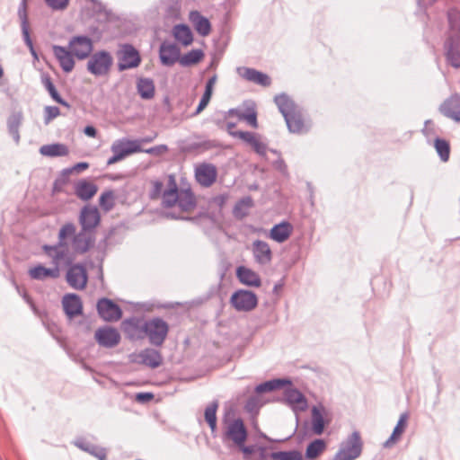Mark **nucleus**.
<instances>
[{
  "label": "nucleus",
  "mask_w": 460,
  "mask_h": 460,
  "mask_svg": "<svg viewBox=\"0 0 460 460\" xmlns=\"http://www.w3.org/2000/svg\"><path fill=\"white\" fill-rule=\"evenodd\" d=\"M58 243L47 249L57 259H65V265H70L76 255H82L94 247L96 234L85 229L76 232V226L72 222L64 224L58 232Z\"/></svg>",
  "instance_id": "1"
},
{
  "label": "nucleus",
  "mask_w": 460,
  "mask_h": 460,
  "mask_svg": "<svg viewBox=\"0 0 460 460\" xmlns=\"http://www.w3.org/2000/svg\"><path fill=\"white\" fill-rule=\"evenodd\" d=\"M448 32L444 43L445 57L447 63L455 68H460V12L451 8L447 12Z\"/></svg>",
  "instance_id": "2"
},
{
  "label": "nucleus",
  "mask_w": 460,
  "mask_h": 460,
  "mask_svg": "<svg viewBox=\"0 0 460 460\" xmlns=\"http://www.w3.org/2000/svg\"><path fill=\"white\" fill-rule=\"evenodd\" d=\"M178 205L183 211H190L196 206L195 197L190 189L179 190L175 176L169 174L167 176V189L163 195V205L166 208H172Z\"/></svg>",
  "instance_id": "3"
},
{
  "label": "nucleus",
  "mask_w": 460,
  "mask_h": 460,
  "mask_svg": "<svg viewBox=\"0 0 460 460\" xmlns=\"http://www.w3.org/2000/svg\"><path fill=\"white\" fill-rule=\"evenodd\" d=\"M274 100L285 119L288 130L292 133H302L305 123L301 111L296 103L285 93L277 95Z\"/></svg>",
  "instance_id": "4"
},
{
  "label": "nucleus",
  "mask_w": 460,
  "mask_h": 460,
  "mask_svg": "<svg viewBox=\"0 0 460 460\" xmlns=\"http://www.w3.org/2000/svg\"><path fill=\"white\" fill-rule=\"evenodd\" d=\"M48 247H52L49 244H44L42 246V250L45 254L50 259L52 267L46 268L41 264H38L32 268H31L28 271V274L31 279L36 280H45L47 279H56L60 276V268L62 265H65V259H55L54 255L47 249Z\"/></svg>",
  "instance_id": "5"
},
{
  "label": "nucleus",
  "mask_w": 460,
  "mask_h": 460,
  "mask_svg": "<svg viewBox=\"0 0 460 460\" xmlns=\"http://www.w3.org/2000/svg\"><path fill=\"white\" fill-rule=\"evenodd\" d=\"M362 449L363 441L360 433L355 430L341 442L333 460H355L360 456Z\"/></svg>",
  "instance_id": "6"
},
{
  "label": "nucleus",
  "mask_w": 460,
  "mask_h": 460,
  "mask_svg": "<svg viewBox=\"0 0 460 460\" xmlns=\"http://www.w3.org/2000/svg\"><path fill=\"white\" fill-rule=\"evenodd\" d=\"M223 440L231 441L235 446H242L248 438V431L241 418L224 420Z\"/></svg>",
  "instance_id": "7"
},
{
  "label": "nucleus",
  "mask_w": 460,
  "mask_h": 460,
  "mask_svg": "<svg viewBox=\"0 0 460 460\" xmlns=\"http://www.w3.org/2000/svg\"><path fill=\"white\" fill-rule=\"evenodd\" d=\"M169 332L168 323L160 317H154L146 320V338L150 344L160 347L166 340Z\"/></svg>",
  "instance_id": "8"
},
{
  "label": "nucleus",
  "mask_w": 460,
  "mask_h": 460,
  "mask_svg": "<svg viewBox=\"0 0 460 460\" xmlns=\"http://www.w3.org/2000/svg\"><path fill=\"white\" fill-rule=\"evenodd\" d=\"M112 64L113 58L111 53L101 50L90 57L87 62V70L95 76H103L109 74Z\"/></svg>",
  "instance_id": "9"
},
{
  "label": "nucleus",
  "mask_w": 460,
  "mask_h": 460,
  "mask_svg": "<svg viewBox=\"0 0 460 460\" xmlns=\"http://www.w3.org/2000/svg\"><path fill=\"white\" fill-rule=\"evenodd\" d=\"M230 302L236 311L250 312L257 306L258 297L252 291L239 289L232 295Z\"/></svg>",
  "instance_id": "10"
},
{
  "label": "nucleus",
  "mask_w": 460,
  "mask_h": 460,
  "mask_svg": "<svg viewBox=\"0 0 460 460\" xmlns=\"http://www.w3.org/2000/svg\"><path fill=\"white\" fill-rule=\"evenodd\" d=\"M68 267L66 271V279L68 285L76 290H83L87 284L88 276L86 269L82 264L65 265Z\"/></svg>",
  "instance_id": "11"
},
{
  "label": "nucleus",
  "mask_w": 460,
  "mask_h": 460,
  "mask_svg": "<svg viewBox=\"0 0 460 460\" xmlns=\"http://www.w3.org/2000/svg\"><path fill=\"white\" fill-rule=\"evenodd\" d=\"M78 222L81 229H85L96 234V227L101 222V214L97 207L93 205H85L82 208Z\"/></svg>",
  "instance_id": "12"
},
{
  "label": "nucleus",
  "mask_w": 460,
  "mask_h": 460,
  "mask_svg": "<svg viewBox=\"0 0 460 460\" xmlns=\"http://www.w3.org/2000/svg\"><path fill=\"white\" fill-rule=\"evenodd\" d=\"M141 58L138 51L130 44H124L119 51L118 67L119 71L135 68L139 66Z\"/></svg>",
  "instance_id": "13"
},
{
  "label": "nucleus",
  "mask_w": 460,
  "mask_h": 460,
  "mask_svg": "<svg viewBox=\"0 0 460 460\" xmlns=\"http://www.w3.org/2000/svg\"><path fill=\"white\" fill-rule=\"evenodd\" d=\"M96 307L98 314L105 322H117L122 316L121 308L109 298H101L97 302Z\"/></svg>",
  "instance_id": "14"
},
{
  "label": "nucleus",
  "mask_w": 460,
  "mask_h": 460,
  "mask_svg": "<svg viewBox=\"0 0 460 460\" xmlns=\"http://www.w3.org/2000/svg\"><path fill=\"white\" fill-rule=\"evenodd\" d=\"M70 52L79 60L85 59L93 50V40L87 36H74L68 42Z\"/></svg>",
  "instance_id": "15"
},
{
  "label": "nucleus",
  "mask_w": 460,
  "mask_h": 460,
  "mask_svg": "<svg viewBox=\"0 0 460 460\" xmlns=\"http://www.w3.org/2000/svg\"><path fill=\"white\" fill-rule=\"evenodd\" d=\"M146 320L141 317H131L122 322V329L130 340H143L146 338Z\"/></svg>",
  "instance_id": "16"
},
{
  "label": "nucleus",
  "mask_w": 460,
  "mask_h": 460,
  "mask_svg": "<svg viewBox=\"0 0 460 460\" xmlns=\"http://www.w3.org/2000/svg\"><path fill=\"white\" fill-rule=\"evenodd\" d=\"M217 177V167L212 164H199L195 167V178L202 187H210Z\"/></svg>",
  "instance_id": "17"
},
{
  "label": "nucleus",
  "mask_w": 460,
  "mask_h": 460,
  "mask_svg": "<svg viewBox=\"0 0 460 460\" xmlns=\"http://www.w3.org/2000/svg\"><path fill=\"white\" fill-rule=\"evenodd\" d=\"M95 340L104 348H113L120 341V334L117 329L113 327H101L94 334Z\"/></svg>",
  "instance_id": "18"
},
{
  "label": "nucleus",
  "mask_w": 460,
  "mask_h": 460,
  "mask_svg": "<svg viewBox=\"0 0 460 460\" xmlns=\"http://www.w3.org/2000/svg\"><path fill=\"white\" fill-rule=\"evenodd\" d=\"M440 112L456 122H460V94H452L444 101L439 108Z\"/></svg>",
  "instance_id": "19"
},
{
  "label": "nucleus",
  "mask_w": 460,
  "mask_h": 460,
  "mask_svg": "<svg viewBox=\"0 0 460 460\" xmlns=\"http://www.w3.org/2000/svg\"><path fill=\"white\" fill-rule=\"evenodd\" d=\"M181 50L179 47L171 42L164 41L159 49V57L163 65L172 66L177 61L180 62Z\"/></svg>",
  "instance_id": "20"
},
{
  "label": "nucleus",
  "mask_w": 460,
  "mask_h": 460,
  "mask_svg": "<svg viewBox=\"0 0 460 460\" xmlns=\"http://www.w3.org/2000/svg\"><path fill=\"white\" fill-rule=\"evenodd\" d=\"M137 357L138 360H136V362L153 369L157 368L163 363V356L160 351L152 348H146L141 350ZM133 361H135V359H133Z\"/></svg>",
  "instance_id": "21"
},
{
  "label": "nucleus",
  "mask_w": 460,
  "mask_h": 460,
  "mask_svg": "<svg viewBox=\"0 0 460 460\" xmlns=\"http://www.w3.org/2000/svg\"><path fill=\"white\" fill-rule=\"evenodd\" d=\"M62 305L66 314L69 319L82 314L83 305L80 296L76 294H66L62 299Z\"/></svg>",
  "instance_id": "22"
},
{
  "label": "nucleus",
  "mask_w": 460,
  "mask_h": 460,
  "mask_svg": "<svg viewBox=\"0 0 460 460\" xmlns=\"http://www.w3.org/2000/svg\"><path fill=\"white\" fill-rule=\"evenodd\" d=\"M53 53L58 59L62 70L66 73L71 72L75 67L74 55L66 48L54 45Z\"/></svg>",
  "instance_id": "23"
},
{
  "label": "nucleus",
  "mask_w": 460,
  "mask_h": 460,
  "mask_svg": "<svg viewBox=\"0 0 460 460\" xmlns=\"http://www.w3.org/2000/svg\"><path fill=\"white\" fill-rule=\"evenodd\" d=\"M252 253L256 262L259 264L265 265L271 261V250L270 245L264 241L255 240L252 243Z\"/></svg>",
  "instance_id": "24"
},
{
  "label": "nucleus",
  "mask_w": 460,
  "mask_h": 460,
  "mask_svg": "<svg viewBox=\"0 0 460 460\" xmlns=\"http://www.w3.org/2000/svg\"><path fill=\"white\" fill-rule=\"evenodd\" d=\"M18 16L21 21L22 32L23 36V40L26 45L31 49V53L36 55L33 49V44L30 37L29 33V22H28V15H27V0H22L19 7H18Z\"/></svg>",
  "instance_id": "25"
},
{
  "label": "nucleus",
  "mask_w": 460,
  "mask_h": 460,
  "mask_svg": "<svg viewBox=\"0 0 460 460\" xmlns=\"http://www.w3.org/2000/svg\"><path fill=\"white\" fill-rule=\"evenodd\" d=\"M240 75L249 82L255 83L261 86H269L271 83L268 75L260 72L254 68H239Z\"/></svg>",
  "instance_id": "26"
},
{
  "label": "nucleus",
  "mask_w": 460,
  "mask_h": 460,
  "mask_svg": "<svg viewBox=\"0 0 460 460\" xmlns=\"http://www.w3.org/2000/svg\"><path fill=\"white\" fill-rule=\"evenodd\" d=\"M284 398L287 403L293 409L304 411L307 407V402L305 395L297 389H286L284 393Z\"/></svg>",
  "instance_id": "27"
},
{
  "label": "nucleus",
  "mask_w": 460,
  "mask_h": 460,
  "mask_svg": "<svg viewBox=\"0 0 460 460\" xmlns=\"http://www.w3.org/2000/svg\"><path fill=\"white\" fill-rule=\"evenodd\" d=\"M261 460H302V454L297 450L272 452L266 455L264 447L260 448Z\"/></svg>",
  "instance_id": "28"
},
{
  "label": "nucleus",
  "mask_w": 460,
  "mask_h": 460,
  "mask_svg": "<svg viewBox=\"0 0 460 460\" xmlns=\"http://www.w3.org/2000/svg\"><path fill=\"white\" fill-rule=\"evenodd\" d=\"M75 193L82 200H89L97 192V186L89 181L80 180L75 183Z\"/></svg>",
  "instance_id": "29"
},
{
  "label": "nucleus",
  "mask_w": 460,
  "mask_h": 460,
  "mask_svg": "<svg viewBox=\"0 0 460 460\" xmlns=\"http://www.w3.org/2000/svg\"><path fill=\"white\" fill-rule=\"evenodd\" d=\"M236 276L241 283L250 287L259 288L261 284L260 276L252 270L244 266L237 268Z\"/></svg>",
  "instance_id": "30"
},
{
  "label": "nucleus",
  "mask_w": 460,
  "mask_h": 460,
  "mask_svg": "<svg viewBox=\"0 0 460 460\" xmlns=\"http://www.w3.org/2000/svg\"><path fill=\"white\" fill-rule=\"evenodd\" d=\"M190 20L197 32L201 36H208L211 31V24L208 18L198 11L190 13Z\"/></svg>",
  "instance_id": "31"
},
{
  "label": "nucleus",
  "mask_w": 460,
  "mask_h": 460,
  "mask_svg": "<svg viewBox=\"0 0 460 460\" xmlns=\"http://www.w3.org/2000/svg\"><path fill=\"white\" fill-rule=\"evenodd\" d=\"M293 231V226L288 222H281L278 225H275L270 232V237L276 241L277 243H284L287 241L289 236L291 235Z\"/></svg>",
  "instance_id": "32"
},
{
  "label": "nucleus",
  "mask_w": 460,
  "mask_h": 460,
  "mask_svg": "<svg viewBox=\"0 0 460 460\" xmlns=\"http://www.w3.org/2000/svg\"><path fill=\"white\" fill-rule=\"evenodd\" d=\"M75 445L82 449L83 451H85L95 457H97L99 460H105L106 459V449L103 447H100L89 441H87L84 438H79L75 441Z\"/></svg>",
  "instance_id": "33"
},
{
  "label": "nucleus",
  "mask_w": 460,
  "mask_h": 460,
  "mask_svg": "<svg viewBox=\"0 0 460 460\" xmlns=\"http://www.w3.org/2000/svg\"><path fill=\"white\" fill-rule=\"evenodd\" d=\"M172 32L175 40L183 46H189L193 41V34L189 26L185 24L175 25Z\"/></svg>",
  "instance_id": "34"
},
{
  "label": "nucleus",
  "mask_w": 460,
  "mask_h": 460,
  "mask_svg": "<svg viewBox=\"0 0 460 460\" xmlns=\"http://www.w3.org/2000/svg\"><path fill=\"white\" fill-rule=\"evenodd\" d=\"M137 89L144 100H150L155 96V84L150 78H139L137 83Z\"/></svg>",
  "instance_id": "35"
},
{
  "label": "nucleus",
  "mask_w": 460,
  "mask_h": 460,
  "mask_svg": "<svg viewBox=\"0 0 460 460\" xmlns=\"http://www.w3.org/2000/svg\"><path fill=\"white\" fill-rule=\"evenodd\" d=\"M286 385H291V382L287 379H272L258 385L255 387L257 394L272 392L284 387Z\"/></svg>",
  "instance_id": "36"
},
{
  "label": "nucleus",
  "mask_w": 460,
  "mask_h": 460,
  "mask_svg": "<svg viewBox=\"0 0 460 460\" xmlns=\"http://www.w3.org/2000/svg\"><path fill=\"white\" fill-rule=\"evenodd\" d=\"M40 153L49 157L63 156L68 154V148L64 144L44 145L40 148Z\"/></svg>",
  "instance_id": "37"
},
{
  "label": "nucleus",
  "mask_w": 460,
  "mask_h": 460,
  "mask_svg": "<svg viewBox=\"0 0 460 460\" xmlns=\"http://www.w3.org/2000/svg\"><path fill=\"white\" fill-rule=\"evenodd\" d=\"M22 121V114L21 112L13 113L7 120V127L10 135L16 143L20 141L19 128Z\"/></svg>",
  "instance_id": "38"
},
{
  "label": "nucleus",
  "mask_w": 460,
  "mask_h": 460,
  "mask_svg": "<svg viewBox=\"0 0 460 460\" xmlns=\"http://www.w3.org/2000/svg\"><path fill=\"white\" fill-rule=\"evenodd\" d=\"M252 206L253 202L251 197H244L241 199L234 207V216L239 219L245 217L249 214V210Z\"/></svg>",
  "instance_id": "39"
},
{
  "label": "nucleus",
  "mask_w": 460,
  "mask_h": 460,
  "mask_svg": "<svg viewBox=\"0 0 460 460\" xmlns=\"http://www.w3.org/2000/svg\"><path fill=\"white\" fill-rule=\"evenodd\" d=\"M407 419H408L407 413L401 414L399 420H398L395 428L394 429L392 435L385 441V447H389L391 444L394 443L395 441H397L400 438L401 435L403 433L404 429L406 427Z\"/></svg>",
  "instance_id": "40"
},
{
  "label": "nucleus",
  "mask_w": 460,
  "mask_h": 460,
  "mask_svg": "<svg viewBox=\"0 0 460 460\" xmlns=\"http://www.w3.org/2000/svg\"><path fill=\"white\" fill-rule=\"evenodd\" d=\"M204 53L201 49H191L180 58V64L183 66H190L201 61Z\"/></svg>",
  "instance_id": "41"
},
{
  "label": "nucleus",
  "mask_w": 460,
  "mask_h": 460,
  "mask_svg": "<svg viewBox=\"0 0 460 460\" xmlns=\"http://www.w3.org/2000/svg\"><path fill=\"white\" fill-rule=\"evenodd\" d=\"M218 402L217 401L209 403L205 409V420L208 422L212 433L217 430V411Z\"/></svg>",
  "instance_id": "42"
},
{
  "label": "nucleus",
  "mask_w": 460,
  "mask_h": 460,
  "mask_svg": "<svg viewBox=\"0 0 460 460\" xmlns=\"http://www.w3.org/2000/svg\"><path fill=\"white\" fill-rule=\"evenodd\" d=\"M99 205L104 212L111 211L115 207V195L113 190L103 191L99 199Z\"/></svg>",
  "instance_id": "43"
},
{
  "label": "nucleus",
  "mask_w": 460,
  "mask_h": 460,
  "mask_svg": "<svg viewBox=\"0 0 460 460\" xmlns=\"http://www.w3.org/2000/svg\"><path fill=\"white\" fill-rule=\"evenodd\" d=\"M325 447L323 439H315L307 446L305 456L309 459L315 458L325 449Z\"/></svg>",
  "instance_id": "44"
},
{
  "label": "nucleus",
  "mask_w": 460,
  "mask_h": 460,
  "mask_svg": "<svg viewBox=\"0 0 460 460\" xmlns=\"http://www.w3.org/2000/svg\"><path fill=\"white\" fill-rule=\"evenodd\" d=\"M313 430L316 435H321L324 429L323 416L319 409L314 407L312 410Z\"/></svg>",
  "instance_id": "45"
},
{
  "label": "nucleus",
  "mask_w": 460,
  "mask_h": 460,
  "mask_svg": "<svg viewBox=\"0 0 460 460\" xmlns=\"http://www.w3.org/2000/svg\"><path fill=\"white\" fill-rule=\"evenodd\" d=\"M436 150L443 162H447L449 159L450 146L447 141L437 138L435 140Z\"/></svg>",
  "instance_id": "46"
},
{
  "label": "nucleus",
  "mask_w": 460,
  "mask_h": 460,
  "mask_svg": "<svg viewBox=\"0 0 460 460\" xmlns=\"http://www.w3.org/2000/svg\"><path fill=\"white\" fill-rule=\"evenodd\" d=\"M262 402L258 395L251 396L247 399L244 410L251 414H258L259 410L262 406Z\"/></svg>",
  "instance_id": "47"
},
{
  "label": "nucleus",
  "mask_w": 460,
  "mask_h": 460,
  "mask_svg": "<svg viewBox=\"0 0 460 460\" xmlns=\"http://www.w3.org/2000/svg\"><path fill=\"white\" fill-rule=\"evenodd\" d=\"M164 182L159 180L151 181V188L149 190V198L151 199H157L164 195Z\"/></svg>",
  "instance_id": "48"
},
{
  "label": "nucleus",
  "mask_w": 460,
  "mask_h": 460,
  "mask_svg": "<svg viewBox=\"0 0 460 460\" xmlns=\"http://www.w3.org/2000/svg\"><path fill=\"white\" fill-rule=\"evenodd\" d=\"M230 135L234 137H238L244 141L245 143L249 144L250 146L252 145L253 142L257 139L258 136L255 133L249 132V131H241L238 130L236 132H230Z\"/></svg>",
  "instance_id": "49"
},
{
  "label": "nucleus",
  "mask_w": 460,
  "mask_h": 460,
  "mask_svg": "<svg viewBox=\"0 0 460 460\" xmlns=\"http://www.w3.org/2000/svg\"><path fill=\"white\" fill-rule=\"evenodd\" d=\"M236 115L240 120L246 121L254 128H258L257 114L254 111H252L250 112H236Z\"/></svg>",
  "instance_id": "50"
},
{
  "label": "nucleus",
  "mask_w": 460,
  "mask_h": 460,
  "mask_svg": "<svg viewBox=\"0 0 460 460\" xmlns=\"http://www.w3.org/2000/svg\"><path fill=\"white\" fill-rule=\"evenodd\" d=\"M122 140H123V144H124L127 151H128V155L144 151V149H142L140 146L141 141H139V139H135V140L122 139Z\"/></svg>",
  "instance_id": "51"
},
{
  "label": "nucleus",
  "mask_w": 460,
  "mask_h": 460,
  "mask_svg": "<svg viewBox=\"0 0 460 460\" xmlns=\"http://www.w3.org/2000/svg\"><path fill=\"white\" fill-rule=\"evenodd\" d=\"M49 7L54 11H63L67 8L69 0H44Z\"/></svg>",
  "instance_id": "52"
},
{
  "label": "nucleus",
  "mask_w": 460,
  "mask_h": 460,
  "mask_svg": "<svg viewBox=\"0 0 460 460\" xmlns=\"http://www.w3.org/2000/svg\"><path fill=\"white\" fill-rule=\"evenodd\" d=\"M212 93H213L212 91L205 89V92L199 101V103L197 107L195 114L200 113L208 106V104L210 102Z\"/></svg>",
  "instance_id": "53"
},
{
  "label": "nucleus",
  "mask_w": 460,
  "mask_h": 460,
  "mask_svg": "<svg viewBox=\"0 0 460 460\" xmlns=\"http://www.w3.org/2000/svg\"><path fill=\"white\" fill-rule=\"evenodd\" d=\"M60 114V110L57 106H47L45 108V123H49L53 119Z\"/></svg>",
  "instance_id": "54"
},
{
  "label": "nucleus",
  "mask_w": 460,
  "mask_h": 460,
  "mask_svg": "<svg viewBox=\"0 0 460 460\" xmlns=\"http://www.w3.org/2000/svg\"><path fill=\"white\" fill-rule=\"evenodd\" d=\"M111 151L113 153H116V154H119V155H121V158L123 159L124 157H126L127 155H128V151H127L124 144H123V140H118L116 142H114L111 146Z\"/></svg>",
  "instance_id": "55"
},
{
  "label": "nucleus",
  "mask_w": 460,
  "mask_h": 460,
  "mask_svg": "<svg viewBox=\"0 0 460 460\" xmlns=\"http://www.w3.org/2000/svg\"><path fill=\"white\" fill-rule=\"evenodd\" d=\"M168 147L166 145H159L156 146L150 147L148 149H144L143 152L152 155H160L165 152H167Z\"/></svg>",
  "instance_id": "56"
},
{
  "label": "nucleus",
  "mask_w": 460,
  "mask_h": 460,
  "mask_svg": "<svg viewBox=\"0 0 460 460\" xmlns=\"http://www.w3.org/2000/svg\"><path fill=\"white\" fill-rule=\"evenodd\" d=\"M49 95L51 96V98L57 102L58 103L65 106V107H69V104L67 102H66L61 96L60 94L58 93L56 87L54 86L53 88L48 90Z\"/></svg>",
  "instance_id": "57"
},
{
  "label": "nucleus",
  "mask_w": 460,
  "mask_h": 460,
  "mask_svg": "<svg viewBox=\"0 0 460 460\" xmlns=\"http://www.w3.org/2000/svg\"><path fill=\"white\" fill-rule=\"evenodd\" d=\"M251 146L260 155H266L267 146H266V145L264 143H262L260 140L259 137H257L255 142L252 143V145Z\"/></svg>",
  "instance_id": "58"
},
{
  "label": "nucleus",
  "mask_w": 460,
  "mask_h": 460,
  "mask_svg": "<svg viewBox=\"0 0 460 460\" xmlns=\"http://www.w3.org/2000/svg\"><path fill=\"white\" fill-rule=\"evenodd\" d=\"M243 454V459L249 460L250 456L254 452V446H245V443H243L242 446H236Z\"/></svg>",
  "instance_id": "59"
},
{
  "label": "nucleus",
  "mask_w": 460,
  "mask_h": 460,
  "mask_svg": "<svg viewBox=\"0 0 460 460\" xmlns=\"http://www.w3.org/2000/svg\"><path fill=\"white\" fill-rule=\"evenodd\" d=\"M40 81L47 91L55 86L54 84L52 83L50 75L47 73L41 75Z\"/></svg>",
  "instance_id": "60"
},
{
  "label": "nucleus",
  "mask_w": 460,
  "mask_h": 460,
  "mask_svg": "<svg viewBox=\"0 0 460 460\" xmlns=\"http://www.w3.org/2000/svg\"><path fill=\"white\" fill-rule=\"evenodd\" d=\"M217 81V75H213L206 83V87L205 89L207 90H210L213 92V89H214V86L216 84Z\"/></svg>",
  "instance_id": "61"
},
{
  "label": "nucleus",
  "mask_w": 460,
  "mask_h": 460,
  "mask_svg": "<svg viewBox=\"0 0 460 460\" xmlns=\"http://www.w3.org/2000/svg\"><path fill=\"white\" fill-rule=\"evenodd\" d=\"M84 133L90 137H95L97 136V130L93 126H86L84 129Z\"/></svg>",
  "instance_id": "62"
},
{
  "label": "nucleus",
  "mask_w": 460,
  "mask_h": 460,
  "mask_svg": "<svg viewBox=\"0 0 460 460\" xmlns=\"http://www.w3.org/2000/svg\"><path fill=\"white\" fill-rule=\"evenodd\" d=\"M89 167V164L86 162H81L76 164H75L71 171H76V172H82L84 170H86Z\"/></svg>",
  "instance_id": "63"
},
{
  "label": "nucleus",
  "mask_w": 460,
  "mask_h": 460,
  "mask_svg": "<svg viewBox=\"0 0 460 460\" xmlns=\"http://www.w3.org/2000/svg\"><path fill=\"white\" fill-rule=\"evenodd\" d=\"M153 398V394L150 393H140L137 395V399L140 402H147Z\"/></svg>",
  "instance_id": "64"
}]
</instances>
